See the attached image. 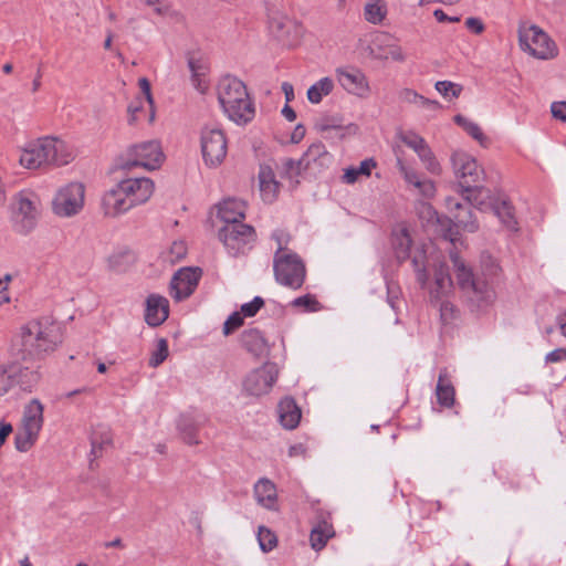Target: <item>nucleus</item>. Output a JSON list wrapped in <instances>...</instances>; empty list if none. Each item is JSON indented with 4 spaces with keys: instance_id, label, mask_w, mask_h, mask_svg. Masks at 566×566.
<instances>
[{
    "instance_id": "obj_1",
    "label": "nucleus",
    "mask_w": 566,
    "mask_h": 566,
    "mask_svg": "<svg viewBox=\"0 0 566 566\" xmlns=\"http://www.w3.org/2000/svg\"><path fill=\"white\" fill-rule=\"evenodd\" d=\"M454 176L458 180L464 199L478 209H483L486 201L483 198H490V190L483 186L485 180L484 168L470 154L457 150L451 156Z\"/></svg>"
},
{
    "instance_id": "obj_2",
    "label": "nucleus",
    "mask_w": 566,
    "mask_h": 566,
    "mask_svg": "<svg viewBox=\"0 0 566 566\" xmlns=\"http://www.w3.org/2000/svg\"><path fill=\"white\" fill-rule=\"evenodd\" d=\"M22 358H40L62 343L61 327L49 319H34L21 327Z\"/></svg>"
},
{
    "instance_id": "obj_3",
    "label": "nucleus",
    "mask_w": 566,
    "mask_h": 566,
    "mask_svg": "<svg viewBox=\"0 0 566 566\" xmlns=\"http://www.w3.org/2000/svg\"><path fill=\"white\" fill-rule=\"evenodd\" d=\"M218 101L229 119L247 124L254 118L255 109L242 81L224 76L218 84Z\"/></svg>"
},
{
    "instance_id": "obj_4",
    "label": "nucleus",
    "mask_w": 566,
    "mask_h": 566,
    "mask_svg": "<svg viewBox=\"0 0 566 566\" xmlns=\"http://www.w3.org/2000/svg\"><path fill=\"white\" fill-rule=\"evenodd\" d=\"M73 148L56 137H43L31 143L21 154L20 164L28 169L43 165L64 166L74 159Z\"/></svg>"
},
{
    "instance_id": "obj_5",
    "label": "nucleus",
    "mask_w": 566,
    "mask_h": 566,
    "mask_svg": "<svg viewBox=\"0 0 566 566\" xmlns=\"http://www.w3.org/2000/svg\"><path fill=\"white\" fill-rule=\"evenodd\" d=\"M165 159L161 145L158 140H147L128 147L120 157L119 167L130 170L143 167L147 170L159 168Z\"/></svg>"
},
{
    "instance_id": "obj_6",
    "label": "nucleus",
    "mask_w": 566,
    "mask_h": 566,
    "mask_svg": "<svg viewBox=\"0 0 566 566\" xmlns=\"http://www.w3.org/2000/svg\"><path fill=\"white\" fill-rule=\"evenodd\" d=\"M44 407L38 399H32L24 408L22 426L14 436V444L18 451H29L38 440L43 426Z\"/></svg>"
},
{
    "instance_id": "obj_7",
    "label": "nucleus",
    "mask_w": 566,
    "mask_h": 566,
    "mask_svg": "<svg viewBox=\"0 0 566 566\" xmlns=\"http://www.w3.org/2000/svg\"><path fill=\"white\" fill-rule=\"evenodd\" d=\"M518 42L524 52L536 59L548 60L557 55L555 42L535 24L520 25Z\"/></svg>"
},
{
    "instance_id": "obj_8",
    "label": "nucleus",
    "mask_w": 566,
    "mask_h": 566,
    "mask_svg": "<svg viewBox=\"0 0 566 566\" xmlns=\"http://www.w3.org/2000/svg\"><path fill=\"white\" fill-rule=\"evenodd\" d=\"M219 239L232 256L244 254L255 241V230L243 222L223 226L219 231Z\"/></svg>"
},
{
    "instance_id": "obj_9",
    "label": "nucleus",
    "mask_w": 566,
    "mask_h": 566,
    "mask_svg": "<svg viewBox=\"0 0 566 566\" xmlns=\"http://www.w3.org/2000/svg\"><path fill=\"white\" fill-rule=\"evenodd\" d=\"M40 201L33 193L20 192L13 201V222L19 233L31 232L40 217Z\"/></svg>"
},
{
    "instance_id": "obj_10",
    "label": "nucleus",
    "mask_w": 566,
    "mask_h": 566,
    "mask_svg": "<svg viewBox=\"0 0 566 566\" xmlns=\"http://www.w3.org/2000/svg\"><path fill=\"white\" fill-rule=\"evenodd\" d=\"M228 151L227 138L220 128L206 127L201 132V153L203 161L209 167L219 166Z\"/></svg>"
},
{
    "instance_id": "obj_11",
    "label": "nucleus",
    "mask_w": 566,
    "mask_h": 566,
    "mask_svg": "<svg viewBox=\"0 0 566 566\" xmlns=\"http://www.w3.org/2000/svg\"><path fill=\"white\" fill-rule=\"evenodd\" d=\"M326 147L322 143L312 144L307 151L297 161L285 160V178L291 181V187L295 188L300 184V177L310 168L311 164L321 161L323 164L326 158H329Z\"/></svg>"
},
{
    "instance_id": "obj_12",
    "label": "nucleus",
    "mask_w": 566,
    "mask_h": 566,
    "mask_svg": "<svg viewBox=\"0 0 566 566\" xmlns=\"http://www.w3.org/2000/svg\"><path fill=\"white\" fill-rule=\"evenodd\" d=\"M84 205V186L71 182L60 189L53 200V211L60 217L77 214Z\"/></svg>"
},
{
    "instance_id": "obj_13",
    "label": "nucleus",
    "mask_w": 566,
    "mask_h": 566,
    "mask_svg": "<svg viewBox=\"0 0 566 566\" xmlns=\"http://www.w3.org/2000/svg\"><path fill=\"white\" fill-rule=\"evenodd\" d=\"M201 277V270L198 268H182L177 271L169 285L170 296L176 302L188 298L198 286Z\"/></svg>"
},
{
    "instance_id": "obj_14",
    "label": "nucleus",
    "mask_w": 566,
    "mask_h": 566,
    "mask_svg": "<svg viewBox=\"0 0 566 566\" xmlns=\"http://www.w3.org/2000/svg\"><path fill=\"white\" fill-rule=\"evenodd\" d=\"M277 370L273 365L265 364L264 366L251 371L243 381L245 392L251 396H261L268 394L273 384L277 379Z\"/></svg>"
},
{
    "instance_id": "obj_15",
    "label": "nucleus",
    "mask_w": 566,
    "mask_h": 566,
    "mask_svg": "<svg viewBox=\"0 0 566 566\" xmlns=\"http://www.w3.org/2000/svg\"><path fill=\"white\" fill-rule=\"evenodd\" d=\"M340 86L349 94L358 97H367L370 87L366 75L358 69L345 67L336 70Z\"/></svg>"
},
{
    "instance_id": "obj_16",
    "label": "nucleus",
    "mask_w": 566,
    "mask_h": 566,
    "mask_svg": "<svg viewBox=\"0 0 566 566\" xmlns=\"http://www.w3.org/2000/svg\"><path fill=\"white\" fill-rule=\"evenodd\" d=\"M133 207L146 202L154 191V182L149 178H130L118 184Z\"/></svg>"
},
{
    "instance_id": "obj_17",
    "label": "nucleus",
    "mask_w": 566,
    "mask_h": 566,
    "mask_svg": "<svg viewBox=\"0 0 566 566\" xmlns=\"http://www.w3.org/2000/svg\"><path fill=\"white\" fill-rule=\"evenodd\" d=\"M446 205L451 213V220L457 228L471 233L479 229V223L473 218L472 210L468 205H463L452 197L446 199Z\"/></svg>"
},
{
    "instance_id": "obj_18",
    "label": "nucleus",
    "mask_w": 566,
    "mask_h": 566,
    "mask_svg": "<svg viewBox=\"0 0 566 566\" xmlns=\"http://www.w3.org/2000/svg\"><path fill=\"white\" fill-rule=\"evenodd\" d=\"M483 199V197L481 198ZM486 201L483 210H486L488 208L492 209L494 214L500 219L501 223L510 231H517L518 230V223L515 218V211L512 203L505 199V198H494L490 193V198H484Z\"/></svg>"
},
{
    "instance_id": "obj_19",
    "label": "nucleus",
    "mask_w": 566,
    "mask_h": 566,
    "mask_svg": "<svg viewBox=\"0 0 566 566\" xmlns=\"http://www.w3.org/2000/svg\"><path fill=\"white\" fill-rule=\"evenodd\" d=\"M169 316V302L159 294H150L146 298L145 322L151 326H160Z\"/></svg>"
},
{
    "instance_id": "obj_20",
    "label": "nucleus",
    "mask_w": 566,
    "mask_h": 566,
    "mask_svg": "<svg viewBox=\"0 0 566 566\" xmlns=\"http://www.w3.org/2000/svg\"><path fill=\"white\" fill-rule=\"evenodd\" d=\"M472 285L473 286H470V289H467L463 293L473 306L484 308L495 301L496 294L489 279L478 277Z\"/></svg>"
},
{
    "instance_id": "obj_21",
    "label": "nucleus",
    "mask_w": 566,
    "mask_h": 566,
    "mask_svg": "<svg viewBox=\"0 0 566 566\" xmlns=\"http://www.w3.org/2000/svg\"><path fill=\"white\" fill-rule=\"evenodd\" d=\"M306 277L303 260L294 252H285V286L300 289Z\"/></svg>"
},
{
    "instance_id": "obj_22",
    "label": "nucleus",
    "mask_w": 566,
    "mask_h": 566,
    "mask_svg": "<svg viewBox=\"0 0 566 566\" xmlns=\"http://www.w3.org/2000/svg\"><path fill=\"white\" fill-rule=\"evenodd\" d=\"M102 205L105 214L109 217L125 213L133 208L132 200L127 199L118 185L103 196Z\"/></svg>"
},
{
    "instance_id": "obj_23",
    "label": "nucleus",
    "mask_w": 566,
    "mask_h": 566,
    "mask_svg": "<svg viewBox=\"0 0 566 566\" xmlns=\"http://www.w3.org/2000/svg\"><path fill=\"white\" fill-rule=\"evenodd\" d=\"M187 63L191 73V82L195 88L205 93L208 88L206 75L208 73L207 61L200 52H188Z\"/></svg>"
},
{
    "instance_id": "obj_24",
    "label": "nucleus",
    "mask_w": 566,
    "mask_h": 566,
    "mask_svg": "<svg viewBox=\"0 0 566 566\" xmlns=\"http://www.w3.org/2000/svg\"><path fill=\"white\" fill-rule=\"evenodd\" d=\"M452 289V280L449 273V266L444 262H440L434 266V284L429 290L431 303H438L448 295Z\"/></svg>"
},
{
    "instance_id": "obj_25",
    "label": "nucleus",
    "mask_w": 566,
    "mask_h": 566,
    "mask_svg": "<svg viewBox=\"0 0 566 566\" xmlns=\"http://www.w3.org/2000/svg\"><path fill=\"white\" fill-rule=\"evenodd\" d=\"M206 418L203 416L195 417L191 415H181L178 422L177 429L182 440L189 446H197L200 443L198 432L205 424Z\"/></svg>"
},
{
    "instance_id": "obj_26",
    "label": "nucleus",
    "mask_w": 566,
    "mask_h": 566,
    "mask_svg": "<svg viewBox=\"0 0 566 566\" xmlns=\"http://www.w3.org/2000/svg\"><path fill=\"white\" fill-rule=\"evenodd\" d=\"M260 193L264 202L272 203L280 192V182L275 179L273 168L263 164L259 171Z\"/></svg>"
},
{
    "instance_id": "obj_27",
    "label": "nucleus",
    "mask_w": 566,
    "mask_h": 566,
    "mask_svg": "<svg viewBox=\"0 0 566 566\" xmlns=\"http://www.w3.org/2000/svg\"><path fill=\"white\" fill-rule=\"evenodd\" d=\"M9 366L10 369L17 371L14 378H12L13 387H19L23 391H32L40 380L38 368L23 366L19 363H12Z\"/></svg>"
},
{
    "instance_id": "obj_28",
    "label": "nucleus",
    "mask_w": 566,
    "mask_h": 566,
    "mask_svg": "<svg viewBox=\"0 0 566 566\" xmlns=\"http://www.w3.org/2000/svg\"><path fill=\"white\" fill-rule=\"evenodd\" d=\"M245 203L239 199H226L218 207V216L224 222V226L234 222H242L245 214Z\"/></svg>"
},
{
    "instance_id": "obj_29",
    "label": "nucleus",
    "mask_w": 566,
    "mask_h": 566,
    "mask_svg": "<svg viewBox=\"0 0 566 566\" xmlns=\"http://www.w3.org/2000/svg\"><path fill=\"white\" fill-rule=\"evenodd\" d=\"M436 396L438 403L443 408H451L455 401V389L449 377L447 368L440 369L437 386Z\"/></svg>"
},
{
    "instance_id": "obj_30",
    "label": "nucleus",
    "mask_w": 566,
    "mask_h": 566,
    "mask_svg": "<svg viewBox=\"0 0 566 566\" xmlns=\"http://www.w3.org/2000/svg\"><path fill=\"white\" fill-rule=\"evenodd\" d=\"M240 340L242 346L255 357H263L269 353L268 343L259 329L244 331Z\"/></svg>"
},
{
    "instance_id": "obj_31",
    "label": "nucleus",
    "mask_w": 566,
    "mask_h": 566,
    "mask_svg": "<svg viewBox=\"0 0 566 566\" xmlns=\"http://www.w3.org/2000/svg\"><path fill=\"white\" fill-rule=\"evenodd\" d=\"M315 128L324 135V138L332 137V133H335V136L338 138H343L345 136L346 126L344 124V118L339 114L335 115H324L322 116L315 124Z\"/></svg>"
},
{
    "instance_id": "obj_32",
    "label": "nucleus",
    "mask_w": 566,
    "mask_h": 566,
    "mask_svg": "<svg viewBox=\"0 0 566 566\" xmlns=\"http://www.w3.org/2000/svg\"><path fill=\"white\" fill-rule=\"evenodd\" d=\"M450 259L453 263L457 284L459 289L464 292L470 286H473L472 283L478 279L472 270L465 265V263L461 260L458 252L450 251Z\"/></svg>"
},
{
    "instance_id": "obj_33",
    "label": "nucleus",
    "mask_w": 566,
    "mask_h": 566,
    "mask_svg": "<svg viewBox=\"0 0 566 566\" xmlns=\"http://www.w3.org/2000/svg\"><path fill=\"white\" fill-rule=\"evenodd\" d=\"M254 496L259 504L272 509L277 500L276 488L272 481L260 479L254 485Z\"/></svg>"
},
{
    "instance_id": "obj_34",
    "label": "nucleus",
    "mask_w": 566,
    "mask_h": 566,
    "mask_svg": "<svg viewBox=\"0 0 566 566\" xmlns=\"http://www.w3.org/2000/svg\"><path fill=\"white\" fill-rule=\"evenodd\" d=\"M335 535L334 527L327 521L318 522L311 531L310 542L311 546L315 551L323 549L328 539Z\"/></svg>"
},
{
    "instance_id": "obj_35",
    "label": "nucleus",
    "mask_w": 566,
    "mask_h": 566,
    "mask_svg": "<svg viewBox=\"0 0 566 566\" xmlns=\"http://www.w3.org/2000/svg\"><path fill=\"white\" fill-rule=\"evenodd\" d=\"M412 240L407 229L402 228L391 234V245L396 258L402 262L409 258Z\"/></svg>"
},
{
    "instance_id": "obj_36",
    "label": "nucleus",
    "mask_w": 566,
    "mask_h": 566,
    "mask_svg": "<svg viewBox=\"0 0 566 566\" xmlns=\"http://www.w3.org/2000/svg\"><path fill=\"white\" fill-rule=\"evenodd\" d=\"M112 444V433L106 426H97L93 429L91 434V454L94 458L102 455L104 447Z\"/></svg>"
},
{
    "instance_id": "obj_37",
    "label": "nucleus",
    "mask_w": 566,
    "mask_h": 566,
    "mask_svg": "<svg viewBox=\"0 0 566 566\" xmlns=\"http://www.w3.org/2000/svg\"><path fill=\"white\" fill-rule=\"evenodd\" d=\"M334 88V81L326 76L315 82L307 90V98L312 104H318L323 97L329 95Z\"/></svg>"
},
{
    "instance_id": "obj_38",
    "label": "nucleus",
    "mask_w": 566,
    "mask_h": 566,
    "mask_svg": "<svg viewBox=\"0 0 566 566\" xmlns=\"http://www.w3.org/2000/svg\"><path fill=\"white\" fill-rule=\"evenodd\" d=\"M387 14V7L384 0H371L366 3L364 15L366 21L373 24H380Z\"/></svg>"
},
{
    "instance_id": "obj_39",
    "label": "nucleus",
    "mask_w": 566,
    "mask_h": 566,
    "mask_svg": "<svg viewBox=\"0 0 566 566\" xmlns=\"http://www.w3.org/2000/svg\"><path fill=\"white\" fill-rule=\"evenodd\" d=\"M376 167V161L373 158H367L360 161L358 167H349L343 175V181L346 184H354L360 175L369 177L371 169Z\"/></svg>"
},
{
    "instance_id": "obj_40",
    "label": "nucleus",
    "mask_w": 566,
    "mask_h": 566,
    "mask_svg": "<svg viewBox=\"0 0 566 566\" xmlns=\"http://www.w3.org/2000/svg\"><path fill=\"white\" fill-rule=\"evenodd\" d=\"M290 306L295 308L298 313H314L323 308L322 304L317 301L313 294H305L294 298Z\"/></svg>"
},
{
    "instance_id": "obj_41",
    "label": "nucleus",
    "mask_w": 566,
    "mask_h": 566,
    "mask_svg": "<svg viewBox=\"0 0 566 566\" xmlns=\"http://www.w3.org/2000/svg\"><path fill=\"white\" fill-rule=\"evenodd\" d=\"M302 409L297 406L293 397L285 396V429H295L301 421Z\"/></svg>"
},
{
    "instance_id": "obj_42",
    "label": "nucleus",
    "mask_w": 566,
    "mask_h": 566,
    "mask_svg": "<svg viewBox=\"0 0 566 566\" xmlns=\"http://www.w3.org/2000/svg\"><path fill=\"white\" fill-rule=\"evenodd\" d=\"M286 36H285V48H296L298 46L304 38L305 28L298 21H290L285 24Z\"/></svg>"
},
{
    "instance_id": "obj_43",
    "label": "nucleus",
    "mask_w": 566,
    "mask_h": 566,
    "mask_svg": "<svg viewBox=\"0 0 566 566\" xmlns=\"http://www.w3.org/2000/svg\"><path fill=\"white\" fill-rule=\"evenodd\" d=\"M426 253L421 251L411 259V264L416 273V280L422 289H424L429 282V272L426 266Z\"/></svg>"
},
{
    "instance_id": "obj_44",
    "label": "nucleus",
    "mask_w": 566,
    "mask_h": 566,
    "mask_svg": "<svg viewBox=\"0 0 566 566\" xmlns=\"http://www.w3.org/2000/svg\"><path fill=\"white\" fill-rule=\"evenodd\" d=\"M454 122L461 126L473 139L478 140L481 145H484L486 138L476 123L460 114L454 116Z\"/></svg>"
},
{
    "instance_id": "obj_45",
    "label": "nucleus",
    "mask_w": 566,
    "mask_h": 566,
    "mask_svg": "<svg viewBox=\"0 0 566 566\" xmlns=\"http://www.w3.org/2000/svg\"><path fill=\"white\" fill-rule=\"evenodd\" d=\"M417 155L430 174L439 175L441 172V166L429 145L421 149Z\"/></svg>"
},
{
    "instance_id": "obj_46",
    "label": "nucleus",
    "mask_w": 566,
    "mask_h": 566,
    "mask_svg": "<svg viewBox=\"0 0 566 566\" xmlns=\"http://www.w3.org/2000/svg\"><path fill=\"white\" fill-rule=\"evenodd\" d=\"M258 541L263 552H270L277 545V536L268 527L260 526L258 532Z\"/></svg>"
},
{
    "instance_id": "obj_47",
    "label": "nucleus",
    "mask_w": 566,
    "mask_h": 566,
    "mask_svg": "<svg viewBox=\"0 0 566 566\" xmlns=\"http://www.w3.org/2000/svg\"><path fill=\"white\" fill-rule=\"evenodd\" d=\"M399 138L406 146L411 148L416 154H418L419 151H421V149L428 146L426 139L412 130L401 133L399 135Z\"/></svg>"
},
{
    "instance_id": "obj_48",
    "label": "nucleus",
    "mask_w": 566,
    "mask_h": 566,
    "mask_svg": "<svg viewBox=\"0 0 566 566\" xmlns=\"http://www.w3.org/2000/svg\"><path fill=\"white\" fill-rule=\"evenodd\" d=\"M169 350H168V342L166 338H159L157 342L156 349L151 353L149 357L148 365L153 368L158 367L160 364H163L166 358L168 357Z\"/></svg>"
},
{
    "instance_id": "obj_49",
    "label": "nucleus",
    "mask_w": 566,
    "mask_h": 566,
    "mask_svg": "<svg viewBox=\"0 0 566 566\" xmlns=\"http://www.w3.org/2000/svg\"><path fill=\"white\" fill-rule=\"evenodd\" d=\"M434 87L444 97L458 98L462 92V86L451 81H438Z\"/></svg>"
},
{
    "instance_id": "obj_50",
    "label": "nucleus",
    "mask_w": 566,
    "mask_h": 566,
    "mask_svg": "<svg viewBox=\"0 0 566 566\" xmlns=\"http://www.w3.org/2000/svg\"><path fill=\"white\" fill-rule=\"evenodd\" d=\"M481 264H482V269H483V274L489 280H493L494 277H497L499 273L501 272V268H500L499 263L490 254H482Z\"/></svg>"
},
{
    "instance_id": "obj_51",
    "label": "nucleus",
    "mask_w": 566,
    "mask_h": 566,
    "mask_svg": "<svg viewBox=\"0 0 566 566\" xmlns=\"http://www.w3.org/2000/svg\"><path fill=\"white\" fill-rule=\"evenodd\" d=\"M17 371L10 369V366H0V397L7 394L13 388L12 378H14Z\"/></svg>"
},
{
    "instance_id": "obj_52",
    "label": "nucleus",
    "mask_w": 566,
    "mask_h": 566,
    "mask_svg": "<svg viewBox=\"0 0 566 566\" xmlns=\"http://www.w3.org/2000/svg\"><path fill=\"white\" fill-rule=\"evenodd\" d=\"M397 167L407 184L416 187L421 180L418 172L415 169L408 167L401 158H397Z\"/></svg>"
},
{
    "instance_id": "obj_53",
    "label": "nucleus",
    "mask_w": 566,
    "mask_h": 566,
    "mask_svg": "<svg viewBox=\"0 0 566 566\" xmlns=\"http://www.w3.org/2000/svg\"><path fill=\"white\" fill-rule=\"evenodd\" d=\"M264 305L261 296H255L251 302L244 303L240 307V312L244 317H253Z\"/></svg>"
},
{
    "instance_id": "obj_54",
    "label": "nucleus",
    "mask_w": 566,
    "mask_h": 566,
    "mask_svg": "<svg viewBox=\"0 0 566 566\" xmlns=\"http://www.w3.org/2000/svg\"><path fill=\"white\" fill-rule=\"evenodd\" d=\"M433 304L439 305L440 318L443 324H448L454 318L455 306L451 302L441 298V301Z\"/></svg>"
},
{
    "instance_id": "obj_55",
    "label": "nucleus",
    "mask_w": 566,
    "mask_h": 566,
    "mask_svg": "<svg viewBox=\"0 0 566 566\" xmlns=\"http://www.w3.org/2000/svg\"><path fill=\"white\" fill-rule=\"evenodd\" d=\"M398 97H399L400 102L407 103V104H413L418 107H420V105L423 103V99H424V96L420 95L419 93H417L415 90H411V88H402L399 92Z\"/></svg>"
},
{
    "instance_id": "obj_56",
    "label": "nucleus",
    "mask_w": 566,
    "mask_h": 566,
    "mask_svg": "<svg viewBox=\"0 0 566 566\" xmlns=\"http://www.w3.org/2000/svg\"><path fill=\"white\" fill-rule=\"evenodd\" d=\"M276 241H277L279 247H277V250L274 255L273 269H274V274H275L276 281L279 283L283 284V254H282L283 247L281 244V240L279 237H276Z\"/></svg>"
},
{
    "instance_id": "obj_57",
    "label": "nucleus",
    "mask_w": 566,
    "mask_h": 566,
    "mask_svg": "<svg viewBox=\"0 0 566 566\" xmlns=\"http://www.w3.org/2000/svg\"><path fill=\"white\" fill-rule=\"evenodd\" d=\"M243 315L241 312H234L232 313L227 321L223 324V334L230 335L233 333L237 328L243 325Z\"/></svg>"
},
{
    "instance_id": "obj_58",
    "label": "nucleus",
    "mask_w": 566,
    "mask_h": 566,
    "mask_svg": "<svg viewBox=\"0 0 566 566\" xmlns=\"http://www.w3.org/2000/svg\"><path fill=\"white\" fill-rule=\"evenodd\" d=\"M154 8V12L157 14V15H160V17H167V18H170L175 21H180L182 19V15L179 11L177 10H174L168 4H165L163 2H158V4H156Z\"/></svg>"
},
{
    "instance_id": "obj_59",
    "label": "nucleus",
    "mask_w": 566,
    "mask_h": 566,
    "mask_svg": "<svg viewBox=\"0 0 566 566\" xmlns=\"http://www.w3.org/2000/svg\"><path fill=\"white\" fill-rule=\"evenodd\" d=\"M139 88L142 91V94L145 96L146 102L149 104L150 107V122L154 120L155 113H154V101L151 96V88H150V82L146 77H142L138 80Z\"/></svg>"
},
{
    "instance_id": "obj_60",
    "label": "nucleus",
    "mask_w": 566,
    "mask_h": 566,
    "mask_svg": "<svg viewBox=\"0 0 566 566\" xmlns=\"http://www.w3.org/2000/svg\"><path fill=\"white\" fill-rule=\"evenodd\" d=\"M416 188L426 198H432L436 193L434 182L430 179H421Z\"/></svg>"
},
{
    "instance_id": "obj_61",
    "label": "nucleus",
    "mask_w": 566,
    "mask_h": 566,
    "mask_svg": "<svg viewBox=\"0 0 566 566\" xmlns=\"http://www.w3.org/2000/svg\"><path fill=\"white\" fill-rule=\"evenodd\" d=\"M268 18H269V28L273 34H277L283 29V22L279 19L277 12H272L270 8H268Z\"/></svg>"
},
{
    "instance_id": "obj_62",
    "label": "nucleus",
    "mask_w": 566,
    "mask_h": 566,
    "mask_svg": "<svg viewBox=\"0 0 566 566\" xmlns=\"http://www.w3.org/2000/svg\"><path fill=\"white\" fill-rule=\"evenodd\" d=\"M551 112L554 118L566 122V102L552 103Z\"/></svg>"
},
{
    "instance_id": "obj_63",
    "label": "nucleus",
    "mask_w": 566,
    "mask_h": 566,
    "mask_svg": "<svg viewBox=\"0 0 566 566\" xmlns=\"http://www.w3.org/2000/svg\"><path fill=\"white\" fill-rule=\"evenodd\" d=\"M465 27L474 34H481L484 31V23L480 18L470 17L465 20Z\"/></svg>"
},
{
    "instance_id": "obj_64",
    "label": "nucleus",
    "mask_w": 566,
    "mask_h": 566,
    "mask_svg": "<svg viewBox=\"0 0 566 566\" xmlns=\"http://www.w3.org/2000/svg\"><path fill=\"white\" fill-rule=\"evenodd\" d=\"M143 109V101L138 98L128 106V123L135 124L138 119L137 114Z\"/></svg>"
}]
</instances>
